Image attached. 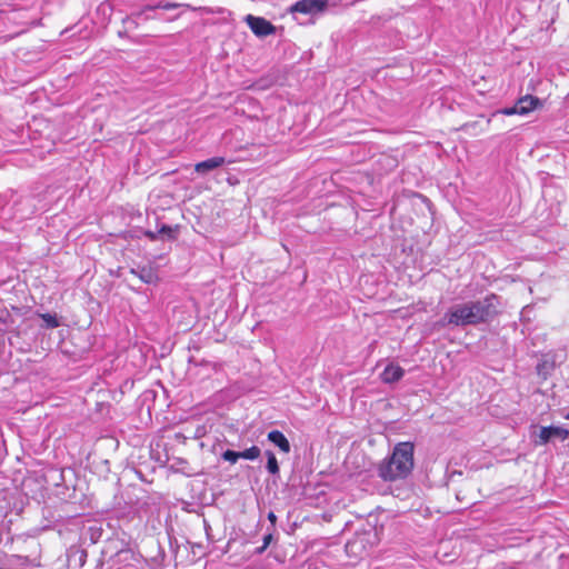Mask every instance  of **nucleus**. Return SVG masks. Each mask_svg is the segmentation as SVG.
Instances as JSON below:
<instances>
[{"label": "nucleus", "mask_w": 569, "mask_h": 569, "mask_svg": "<svg viewBox=\"0 0 569 569\" xmlns=\"http://www.w3.org/2000/svg\"><path fill=\"white\" fill-rule=\"evenodd\" d=\"M183 4L180 3H173V2H166V3H159L154 7L148 6L146 7V10L153 11L154 9H163V10H172L179 7H182ZM187 8H189L188 4H184Z\"/></svg>", "instance_id": "17"}, {"label": "nucleus", "mask_w": 569, "mask_h": 569, "mask_svg": "<svg viewBox=\"0 0 569 569\" xmlns=\"http://www.w3.org/2000/svg\"><path fill=\"white\" fill-rule=\"evenodd\" d=\"M43 319L47 321L48 326L51 328H56L59 326V322L57 321L56 317L51 315L43 316Z\"/></svg>", "instance_id": "21"}, {"label": "nucleus", "mask_w": 569, "mask_h": 569, "mask_svg": "<svg viewBox=\"0 0 569 569\" xmlns=\"http://www.w3.org/2000/svg\"><path fill=\"white\" fill-rule=\"evenodd\" d=\"M131 273L137 276L144 283H154L158 280L157 271L150 267H138L137 269H131Z\"/></svg>", "instance_id": "12"}, {"label": "nucleus", "mask_w": 569, "mask_h": 569, "mask_svg": "<svg viewBox=\"0 0 569 569\" xmlns=\"http://www.w3.org/2000/svg\"><path fill=\"white\" fill-rule=\"evenodd\" d=\"M266 456H267V469L270 473L272 475H279V465H278V461H277V458L274 456V453L272 451H267L266 452Z\"/></svg>", "instance_id": "15"}, {"label": "nucleus", "mask_w": 569, "mask_h": 569, "mask_svg": "<svg viewBox=\"0 0 569 569\" xmlns=\"http://www.w3.org/2000/svg\"><path fill=\"white\" fill-rule=\"evenodd\" d=\"M497 300L496 295H490L483 299L468 301L472 326L488 322L498 313Z\"/></svg>", "instance_id": "2"}, {"label": "nucleus", "mask_w": 569, "mask_h": 569, "mask_svg": "<svg viewBox=\"0 0 569 569\" xmlns=\"http://www.w3.org/2000/svg\"><path fill=\"white\" fill-rule=\"evenodd\" d=\"M158 233H160V234H167L169 239H173V238H174V231L172 230V228H171V227L166 226V224H163V226L159 229Z\"/></svg>", "instance_id": "20"}, {"label": "nucleus", "mask_w": 569, "mask_h": 569, "mask_svg": "<svg viewBox=\"0 0 569 569\" xmlns=\"http://www.w3.org/2000/svg\"><path fill=\"white\" fill-rule=\"evenodd\" d=\"M266 549H267V548H264V546L262 545L261 547H259V548H257V549H256V553H257V555H261V553H263V552H264V550H266Z\"/></svg>", "instance_id": "26"}, {"label": "nucleus", "mask_w": 569, "mask_h": 569, "mask_svg": "<svg viewBox=\"0 0 569 569\" xmlns=\"http://www.w3.org/2000/svg\"><path fill=\"white\" fill-rule=\"evenodd\" d=\"M226 162L223 157H213L210 159H207L204 161L198 162L194 167V170L198 173L206 174L209 171H212L221 166H223Z\"/></svg>", "instance_id": "11"}, {"label": "nucleus", "mask_w": 569, "mask_h": 569, "mask_svg": "<svg viewBox=\"0 0 569 569\" xmlns=\"http://www.w3.org/2000/svg\"><path fill=\"white\" fill-rule=\"evenodd\" d=\"M268 520L270 521L271 523V527L269 528L270 530H274L276 528V523H277V516L274 515L273 511H270L268 513Z\"/></svg>", "instance_id": "23"}, {"label": "nucleus", "mask_w": 569, "mask_h": 569, "mask_svg": "<svg viewBox=\"0 0 569 569\" xmlns=\"http://www.w3.org/2000/svg\"><path fill=\"white\" fill-rule=\"evenodd\" d=\"M565 418L569 420V413H567V415L565 416Z\"/></svg>", "instance_id": "27"}, {"label": "nucleus", "mask_w": 569, "mask_h": 569, "mask_svg": "<svg viewBox=\"0 0 569 569\" xmlns=\"http://www.w3.org/2000/svg\"><path fill=\"white\" fill-rule=\"evenodd\" d=\"M443 321L456 327L472 326L469 303L465 302L452 306L445 313Z\"/></svg>", "instance_id": "4"}, {"label": "nucleus", "mask_w": 569, "mask_h": 569, "mask_svg": "<svg viewBox=\"0 0 569 569\" xmlns=\"http://www.w3.org/2000/svg\"><path fill=\"white\" fill-rule=\"evenodd\" d=\"M246 22L250 27L251 31L258 37H267L276 31L274 26L261 17L248 14L246 17Z\"/></svg>", "instance_id": "9"}, {"label": "nucleus", "mask_w": 569, "mask_h": 569, "mask_svg": "<svg viewBox=\"0 0 569 569\" xmlns=\"http://www.w3.org/2000/svg\"><path fill=\"white\" fill-rule=\"evenodd\" d=\"M268 530H269V532L267 535H264V537H263L262 545L264 546V548H268L269 545L271 543V541L273 540V531L274 530H270V529H268Z\"/></svg>", "instance_id": "22"}, {"label": "nucleus", "mask_w": 569, "mask_h": 569, "mask_svg": "<svg viewBox=\"0 0 569 569\" xmlns=\"http://www.w3.org/2000/svg\"><path fill=\"white\" fill-rule=\"evenodd\" d=\"M221 457L223 460L229 461L230 463H236L240 459V452L233 450H226Z\"/></svg>", "instance_id": "18"}, {"label": "nucleus", "mask_w": 569, "mask_h": 569, "mask_svg": "<svg viewBox=\"0 0 569 569\" xmlns=\"http://www.w3.org/2000/svg\"><path fill=\"white\" fill-rule=\"evenodd\" d=\"M327 7V0H299L295 2L289 11L291 13L317 14L322 12Z\"/></svg>", "instance_id": "7"}, {"label": "nucleus", "mask_w": 569, "mask_h": 569, "mask_svg": "<svg viewBox=\"0 0 569 569\" xmlns=\"http://www.w3.org/2000/svg\"><path fill=\"white\" fill-rule=\"evenodd\" d=\"M413 443L400 442L395 446L392 453L378 468V475L385 481H393L408 477L413 469Z\"/></svg>", "instance_id": "1"}, {"label": "nucleus", "mask_w": 569, "mask_h": 569, "mask_svg": "<svg viewBox=\"0 0 569 569\" xmlns=\"http://www.w3.org/2000/svg\"><path fill=\"white\" fill-rule=\"evenodd\" d=\"M268 440L271 441L274 446H277L282 452H290V443L286 436L279 430H272L268 433Z\"/></svg>", "instance_id": "13"}, {"label": "nucleus", "mask_w": 569, "mask_h": 569, "mask_svg": "<svg viewBox=\"0 0 569 569\" xmlns=\"http://www.w3.org/2000/svg\"><path fill=\"white\" fill-rule=\"evenodd\" d=\"M150 240H156L158 238V233L153 232V231H146L144 233Z\"/></svg>", "instance_id": "25"}, {"label": "nucleus", "mask_w": 569, "mask_h": 569, "mask_svg": "<svg viewBox=\"0 0 569 569\" xmlns=\"http://www.w3.org/2000/svg\"><path fill=\"white\" fill-rule=\"evenodd\" d=\"M553 438L563 441L569 438V431L562 427L556 426L541 427L539 430L538 440H535V443L538 446H543Z\"/></svg>", "instance_id": "8"}, {"label": "nucleus", "mask_w": 569, "mask_h": 569, "mask_svg": "<svg viewBox=\"0 0 569 569\" xmlns=\"http://www.w3.org/2000/svg\"><path fill=\"white\" fill-rule=\"evenodd\" d=\"M133 557H134V553L131 550H129V549L120 550L116 555L117 562L127 561L129 559H132Z\"/></svg>", "instance_id": "19"}, {"label": "nucleus", "mask_w": 569, "mask_h": 569, "mask_svg": "<svg viewBox=\"0 0 569 569\" xmlns=\"http://www.w3.org/2000/svg\"><path fill=\"white\" fill-rule=\"evenodd\" d=\"M378 541L377 533L373 530H369L357 535L353 539L349 540L346 545V550L355 556H361L362 551L366 550V545H376Z\"/></svg>", "instance_id": "6"}, {"label": "nucleus", "mask_w": 569, "mask_h": 569, "mask_svg": "<svg viewBox=\"0 0 569 569\" xmlns=\"http://www.w3.org/2000/svg\"><path fill=\"white\" fill-rule=\"evenodd\" d=\"M403 375L405 370L400 366L390 363L382 371L381 379L386 383H393L399 381Z\"/></svg>", "instance_id": "10"}, {"label": "nucleus", "mask_w": 569, "mask_h": 569, "mask_svg": "<svg viewBox=\"0 0 569 569\" xmlns=\"http://www.w3.org/2000/svg\"><path fill=\"white\" fill-rule=\"evenodd\" d=\"M497 300L496 295H490L483 299L468 301L472 326L488 322L498 313Z\"/></svg>", "instance_id": "3"}, {"label": "nucleus", "mask_w": 569, "mask_h": 569, "mask_svg": "<svg viewBox=\"0 0 569 569\" xmlns=\"http://www.w3.org/2000/svg\"><path fill=\"white\" fill-rule=\"evenodd\" d=\"M539 106H541V101L539 98L533 97L531 94H527L525 97L519 98L513 107L502 109L501 113L506 116H526L529 112L537 109Z\"/></svg>", "instance_id": "5"}, {"label": "nucleus", "mask_w": 569, "mask_h": 569, "mask_svg": "<svg viewBox=\"0 0 569 569\" xmlns=\"http://www.w3.org/2000/svg\"><path fill=\"white\" fill-rule=\"evenodd\" d=\"M204 433H206L204 427H198L193 435V438H201L204 436Z\"/></svg>", "instance_id": "24"}, {"label": "nucleus", "mask_w": 569, "mask_h": 569, "mask_svg": "<svg viewBox=\"0 0 569 569\" xmlns=\"http://www.w3.org/2000/svg\"><path fill=\"white\" fill-rule=\"evenodd\" d=\"M240 452V458L248 459V460H254L260 456V449L257 446H252L243 451Z\"/></svg>", "instance_id": "16"}, {"label": "nucleus", "mask_w": 569, "mask_h": 569, "mask_svg": "<svg viewBox=\"0 0 569 569\" xmlns=\"http://www.w3.org/2000/svg\"><path fill=\"white\" fill-rule=\"evenodd\" d=\"M147 12H148V10H146V8H144L142 11L137 12V13H134L131 17H127L123 20V24H124L126 30L127 31L133 30V29H136L139 26L140 21L148 20L150 17L147 16Z\"/></svg>", "instance_id": "14"}]
</instances>
